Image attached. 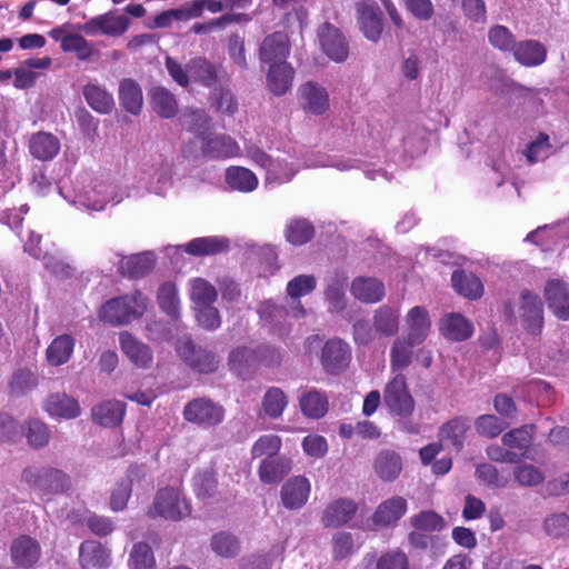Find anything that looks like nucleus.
<instances>
[{"mask_svg": "<svg viewBox=\"0 0 569 569\" xmlns=\"http://www.w3.org/2000/svg\"><path fill=\"white\" fill-rule=\"evenodd\" d=\"M358 546L353 536L347 531H338L332 536V558L335 560H345L350 557Z\"/></svg>", "mask_w": 569, "mask_h": 569, "instance_id": "56", "label": "nucleus"}, {"mask_svg": "<svg viewBox=\"0 0 569 569\" xmlns=\"http://www.w3.org/2000/svg\"><path fill=\"white\" fill-rule=\"evenodd\" d=\"M224 180L230 189L243 193L252 192L259 184L256 173L240 166L229 167L226 170Z\"/></svg>", "mask_w": 569, "mask_h": 569, "instance_id": "32", "label": "nucleus"}, {"mask_svg": "<svg viewBox=\"0 0 569 569\" xmlns=\"http://www.w3.org/2000/svg\"><path fill=\"white\" fill-rule=\"evenodd\" d=\"M256 361L271 366L280 361V355L268 347L260 348L258 351L239 347L233 349L229 355V366L231 370L236 371L238 375H242L243 371Z\"/></svg>", "mask_w": 569, "mask_h": 569, "instance_id": "10", "label": "nucleus"}, {"mask_svg": "<svg viewBox=\"0 0 569 569\" xmlns=\"http://www.w3.org/2000/svg\"><path fill=\"white\" fill-rule=\"evenodd\" d=\"M469 429V421L465 417H456L439 429L440 440L450 442L456 450L460 451L463 447L466 432Z\"/></svg>", "mask_w": 569, "mask_h": 569, "instance_id": "40", "label": "nucleus"}, {"mask_svg": "<svg viewBox=\"0 0 569 569\" xmlns=\"http://www.w3.org/2000/svg\"><path fill=\"white\" fill-rule=\"evenodd\" d=\"M203 151L213 158H233L240 156V146L229 136L207 138Z\"/></svg>", "mask_w": 569, "mask_h": 569, "instance_id": "39", "label": "nucleus"}, {"mask_svg": "<svg viewBox=\"0 0 569 569\" xmlns=\"http://www.w3.org/2000/svg\"><path fill=\"white\" fill-rule=\"evenodd\" d=\"M451 281L456 291L466 298L478 299L483 292L481 281L473 273L456 270L451 276Z\"/></svg>", "mask_w": 569, "mask_h": 569, "instance_id": "42", "label": "nucleus"}, {"mask_svg": "<svg viewBox=\"0 0 569 569\" xmlns=\"http://www.w3.org/2000/svg\"><path fill=\"white\" fill-rule=\"evenodd\" d=\"M351 358L350 347L341 339H331L322 348L321 362L329 373L346 369Z\"/></svg>", "mask_w": 569, "mask_h": 569, "instance_id": "14", "label": "nucleus"}, {"mask_svg": "<svg viewBox=\"0 0 569 569\" xmlns=\"http://www.w3.org/2000/svg\"><path fill=\"white\" fill-rule=\"evenodd\" d=\"M119 342L122 352L130 359L132 363L142 369L151 367L153 355L148 345L138 340L127 331L120 333Z\"/></svg>", "mask_w": 569, "mask_h": 569, "instance_id": "19", "label": "nucleus"}, {"mask_svg": "<svg viewBox=\"0 0 569 569\" xmlns=\"http://www.w3.org/2000/svg\"><path fill=\"white\" fill-rule=\"evenodd\" d=\"M552 146L549 142V136L540 133L533 141H531L526 150L525 156L529 162H537L545 160L551 153Z\"/></svg>", "mask_w": 569, "mask_h": 569, "instance_id": "64", "label": "nucleus"}, {"mask_svg": "<svg viewBox=\"0 0 569 569\" xmlns=\"http://www.w3.org/2000/svg\"><path fill=\"white\" fill-rule=\"evenodd\" d=\"M409 337L397 338L391 348V368L393 371L407 368L411 362L412 349L416 345Z\"/></svg>", "mask_w": 569, "mask_h": 569, "instance_id": "48", "label": "nucleus"}, {"mask_svg": "<svg viewBox=\"0 0 569 569\" xmlns=\"http://www.w3.org/2000/svg\"><path fill=\"white\" fill-rule=\"evenodd\" d=\"M320 46L326 56L338 63L347 60L349 47L338 28L325 22L318 29Z\"/></svg>", "mask_w": 569, "mask_h": 569, "instance_id": "12", "label": "nucleus"}, {"mask_svg": "<svg viewBox=\"0 0 569 569\" xmlns=\"http://www.w3.org/2000/svg\"><path fill=\"white\" fill-rule=\"evenodd\" d=\"M373 469L382 481L392 482L402 471V459L395 451L382 450L375 458Z\"/></svg>", "mask_w": 569, "mask_h": 569, "instance_id": "27", "label": "nucleus"}, {"mask_svg": "<svg viewBox=\"0 0 569 569\" xmlns=\"http://www.w3.org/2000/svg\"><path fill=\"white\" fill-rule=\"evenodd\" d=\"M289 38L286 33L278 31L263 39L260 46L259 57L263 63L273 64L287 62L286 60L289 57Z\"/></svg>", "mask_w": 569, "mask_h": 569, "instance_id": "15", "label": "nucleus"}, {"mask_svg": "<svg viewBox=\"0 0 569 569\" xmlns=\"http://www.w3.org/2000/svg\"><path fill=\"white\" fill-rule=\"evenodd\" d=\"M410 525L413 529H419L430 535L440 532L447 527L445 518L433 510H422L412 516Z\"/></svg>", "mask_w": 569, "mask_h": 569, "instance_id": "47", "label": "nucleus"}, {"mask_svg": "<svg viewBox=\"0 0 569 569\" xmlns=\"http://www.w3.org/2000/svg\"><path fill=\"white\" fill-rule=\"evenodd\" d=\"M375 331L385 337L395 336L399 329V311L388 305L380 306L373 315Z\"/></svg>", "mask_w": 569, "mask_h": 569, "instance_id": "38", "label": "nucleus"}, {"mask_svg": "<svg viewBox=\"0 0 569 569\" xmlns=\"http://www.w3.org/2000/svg\"><path fill=\"white\" fill-rule=\"evenodd\" d=\"M130 26L128 16L116 10L108 11L90 18L78 29L89 37L106 36L111 38L121 37Z\"/></svg>", "mask_w": 569, "mask_h": 569, "instance_id": "6", "label": "nucleus"}, {"mask_svg": "<svg viewBox=\"0 0 569 569\" xmlns=\"http://www.w3.org/2000/svg\"><path fill=\"white\" fill-rule=\"evenodd\" d=\"M506 428L507 425L493 415H482L475 420V429L482 437L496 438Z\"/></svg>", "mask_w": 569, "mask_h": 569, "instance_id": "62", "label": "nucleus"}, {"mask_svg": "<svg viewBox=\"0 0 569 569\" xmlns=\"http://www.w3.org/2000/svg\"><path fill=\"white\" fill-rule=\"evenodd\" d=\"M9 551L12 563L20 569H36L42 553L39 541L27 535L13 539Z\"/></svg>", "mask_w": 569, "mask_h": 569, "instance_id": "9", "label": "nucleus"}, {"mask_svg": "<svg viewBox=\"0 0 569 569\" xmlns=\"http://www.w3.org/2000/svg\"><path fill=\"white\" fill-rule=\"evenodd\" d=\"M300 103L306 112L323 114L329 109L328 91L317 82L309 81L299 89Z\"/></svg>", "mask_w": 569, "mask_h": 569, "instance_id": "16", "label": "nucleus"}, {"mask_svg": "<svg viewBox=\"0 0 569 569\" xmlns=\"http://www.w3.org/2000/svg\"><path fill=\"white\" fill-rule=\"evenodd\" d=\"M188 286L189 296L194 307L212 305L218 298L214 286L203 278H193Z\"/></svg>", "mask_w": 569, "mask_h": 569, "instance_id": "46", "label": "nucleus"}, {"mask_svg": "<svg viewBox=\"0 0 569 569\" xmlns=\"http://www.w3.org/2000/svg\"><path fill=\"white\" fill-rule=\"evenodd\" d=\"M154 557L151 548L144 542H138L130 552V569H154Z\"/></svg>", "mask_w": 569, "mask_h": 569, "instance_id": "58", "label": "nucleus"}, {"mask_svg": "<svg viewBox=\"0 0 569 569\" xmlns=\"http://www.w3.org/2000/svg\"><path fill=\"white\" fill-rule=\"evenodd\" d=\"M291 469L288 459L282 457L266 458L259 466V478L264 483H274L282 479Z\"/></svg>", "mask_w": 569, "mask_h": 569, "instance_id": "41", "label": "nucleus"}, {"mask_svg": "<svg viewBox=\"0 0 569 569\" xmlns=\"http://www.w3.org/2000/svg\"><path fill=\"white\" fill-rule=\"evenodd\" d=\"M545 298L549 309L560 320H569V292L560 279H550L545 287Z\"/></svg>", "mask_w": 569, "mask_h": 569, "instance_id": "17", "label": "nucleus"}, {"mask_svg": "<svg viewBox=\"0 0 569 569\" xmlns=\"http://www.w3.org/2000/svg\"><path fill=\"white\" fill-rule=\"evenodd\" d=\"M148 299L140 292L107 301L100 309L99 318L111 325H123L141 317Z\"/></svg>", "mask_w": 569, "mask_h": 569, "instance_id": "1", "label": "nucleus"}, {"mask_svg": "<svg viewBox=\"0 0 569 569\" xmlns=\"http://www.w3.org/2000/svg\"><path fill=\"white\" fill-rule=\"evenodd\" d=\"M83 96L90 108L99 113H110L114 108L112 93L98 83H87L83 87Z\"/></svg>", "mask_w": 569, "mask_h": 569, "instance_id": "36", "label": "nucleus"}, {"mask_svg": "<svg viewBox=\"0 0 569 569\" xmlns=\"http://www.w3.org/2000/svg\"><path fill=\"white\" fill-rule=\"evenodd\" d=\"M357 512V505L349 499H338L329 503L322 511L321 522L327 528L346 525Z\"/></svg>", "mask_w": 569, "mask_h": 569, "instance_id": "22", "label": "nucleus"}, {"mask_svg": "<svg viewBox=\"0 0 569 569\" xmlns=\"http://www.w3.org/2000/svg\"><path fill=\"white\" fill-rule=\"evenodd\" d=\"M183 416L193 423L214 426L222 421L224 411L222 407L201 398L189 402L183 409Z\"/></svg>", "mask_w": 569, "mask_h": 569, "instance_id": "13", "label": "nucleus"}, {"mask_svg": "<svg viewBox=\"0 0 569 569\" xmlns=\"http://www.w3.org/2000/svg\"><path fill=\"white\" fill-rule=\"evenodd\" d=\"M74 345L76 340L70 335L56 337L46 350L49 365L58 367L67 363L73 353Z\"/></svg>", "mask_w": 569, "mask_h": 569, "instance_id": "33", "label": "nucleus"}, {"mask_svg": "<svg viewBox=\"0 0 569 569\" xmlns=\"http://www.w3.org/2000/svg\"><path fill=\"white\" fill-rule=\"evenodd\" d=\"M246 154L253 163L266 170L264 184L267 187L287 183L297 173V169L291 164L284 160L272 159L257 146L246 147Z\"/></svg>", "mask_w": 569, "mask_h": 569, "instance_id": "5", "label": "nucleus"}, {"mask_svg": "<svg viewBox=\"0 0 569 569\" xmlns=\"http://www.w3.org/2000/svg\"><path fill=\"white\" fill-rule=\"evenodd\" d=\"M476 478L490 488H506L510 481L509 475H501L491 463H479L475 471Z\"/></svg>", "mask_w": 569, "mask_h": 569, "instance_id": "52", "label": "nucleus"}, {"mask_svg": "<svg viewBox=\"0 0 569 569\" xmlns=\"http://www.w3.org/2000/svg\"><path fill=\"white\" fill-rule=\"evenodd\" d=\"M532 442V427L523 426L513 429L502 436V443L506 447L527 450Z\"/></svg>", "mask_w": 569, "mask_h": 569, "instance_id": "63", "label": "nucleus"}, {"mask_svg": "<svg viewBox=\"0 0 569 569\" xmlns=\"http://www.w3.org/2000/svg\"><path fill=\"white\" fill-rule=\"evenodd\" d=\"M313 237V227L305 219L291 220L286 228V239L296 246L307 243Z\"/></svg>", "mask_w": 569, "mask_h": 569, "instance_id": "54", "label": "nucleus"}, {"mask_svg": "<svg viewBox=\"0 0 569 569\" xmlns=\"http://www.w3.org/2000/svg\"><path fill=\"white\" fill-rule=\"evenodd\" d=\"M119 99L128 112L138 114L141 111L143 103L142 91L136 81L124 79L120 82Z\"/></svg>", "mask_w": 569, "mask_h": 569, "instance_id": "43", "label": "nucleus"}, {"mask_svg": "<svg viewBox=\"0 0 569 569\" xmlns=\"http://www.w3.org/2000/svg\"><path fill=\"white\" fill-rule=\"evenodd\" d=\"M81 566L104 569L110 566V552L97 541H84L79 549Z\"/></svg>", "mask_w": 569, "mask_h": 569, "instance_id": "31", "label": "nucleus"}, {"mask_svg": "<svg viewBox=\"0 0 569 569\" xmlns=\"http://www.w3.org/2000/svg\"><path fill=\"white\" fill-rule=\"evenodd\" d=\"M408 502L403 497L393 496L379 503L372 515V522L379 527L396 525L407 512Z\"/></svg>", "mask_w": 569, "mask_h": 569, "instance_id": "18", "label": "nucleus"}, {"mask_svg": "<svg viewBox=\"0 0 569 569\" xmlns=\"http://www.w3.org/2000/svg\"><path fill=\"white\" fill-rule=\"evenodd\" d=\"M177 352L183 362L200 373H211L218 369L219 360L216 355L196 346L189 337L178 341Z\"/></svg>", "mask_w": 569, "mask_h": 569, "instance_id": "8", "label": "nucleus"}, {"mask_svg": "<svg viewBox=\"0 0 569 569\" xmlns=\"http://www.w3.org/2000/svg\"><path fill=\"white\" fill-rule=\"evenodd\" d=\"M345 282L335 279L326 289L325 297L328 303V311L332 313L341 312L346 306V295H345Z\"/></svg>", "mask_w": 569, "mask_h": 569, "instance_id": "57", "label": "nucleus"}, {"mask_svg": "<svg viewBox=\"0 0 569 569\" xmlns=\"http://www.w3.org/2000/svg\"><path fill=\"white\" fill-rule=\"evenodd\" d=\"M383 402L391 413L409 417L415 410V400L410 395L406 377L399 372L387 383L383 391Z\"/></svg>", "mask_w": 569, "mask_h": 569, "instance_id": "7", "label": "nucleus"}, {"mask_svg": "<svg viewBox=\"0 0 569 569\" xmlns=\"http://www.w3.org/2000/svg\"><path fill=\"white\" fill-rule=\"evenodd\" d=\"M30 154L40 161H50L60 151V140L52 133L39 131L29 139Z\"/></svg>", "mask_w": 569, "mask_h": 569, "instance_id": "23", "label": "nucleus"}, {"mask_svg": "<svg viewBox=\"0 0 569 569\" xmlns=\"http://www.w3.org/2000/svg\"><path fill=\"white\" fill-rule=\"evenodd\" d=\"M191 513V507L186 497L174 488L159 490L149 510L151 517L178 521Z\"/></svg>", "mask_w": 569, "mask_h": 569, "instance_id": "4", "label": "nucleus"}, {"mask_svg": "<svg viewBox=\"0 0 569 569\" xmlns=\"http://www.w3.org/2000/svg\"><path fill=\"white\" fill-rule=\"evenodd\" d=\"M357 19L363 36L368 40L377 42L382 33V19L379 9L367 2L359 3Z\"/></svg>", "mask_w": 569, "mask_h": 569, "instance_id": "20", "label": "nucleus"}, {"mask_svg": "<svg viewBox=\"0 0 569 569\" xmlns=\"http://www.w3.org/2000/svg\"><path fill=\"white\" fill-rule=\"evenodd\" d=\"M22 480L46 498L67 491L71 485L62 470L51 467H28L22 472Z\"/></svg>", "mask_w": 569, "mask_h": 569, "instance_id": "3", "label": "nucleus"}, {"mask_svg": "<svg viewBox=\"0 0 569 569\" xmlns=\"http://www.w3.org/2000/svg\"><path fill=\"white\" fill-rule=\"evenodd\" d=\"M158 303L160 309L172 319L180 315V300L177 288L171 282H164L158 290Z\"/></svg>", "mask_w": 569, "mask_h": 569, "instance_id": "49", "label": "nucleus"}, {"mask_svg": "<svg viewBox=\"0 0 569 569\" xmlns=\"http://www.w3.org/2000/svg\"><path fill=\"white\" fill-rule=\"evenodd\" d=\"M300 408L307 417L319 419L328 411V400L318 391L312 390L301 397Z\"/></svg>", "mask_w": 569, "mask_h": 569, "instance_id": "51", "label": "nucleus"}, {"mask_svg": "<svg viewBox=\"0 0 569 569\" xmlns=\"http://www.w3.org/2000/svg\"><path fill=\"white\" fill-rule=\"evenodd\" d=\"M61 49L64 52H74L81 61L90 60L97 52L93 42L87 40L80 33H69L62 37Z\"/></svg>", "mask_w": 569, "mask_h": 569, "instance_id": "45", "label": "nucleus"}, {"mask_svg": "<svg viewBox=\"0 0 569 569\" xmlns=\"http://www.w3.org/2000/svg\"><path fill=\"white\" fill-rule=\"evenodd\" d=\"M180 121L184 128L197 136H203L209 129V118L203 110H186Z\"/></svg>", "mask_w": 569, "mask_h": 569, "instance_id": "61", "label": "nucleus"}, {"mask_svg": "<svg viewBox=\"0 0 569 569\" xmlns=\"http://www.w3.org/2000/svg\"><path fill=\"white\" fill-rule=\"evenodd\" d=\"M26 437L33 448H42L48 445L50 432L47 425L38 419H30L26 423Z\"/></svg>", "mask_w": 569, "mask_h": 569, "instance_id": "59", "label": "nucleus"}, {"mask_svg": "<svg viewBox=\"0 0 569 569\" xmlns=\"http://www.w3.org/2000/svg\"><path fill=\"white\" fill-rule=\"evenodd\" d=\"M211 548L218 556L223 558H231L238 555L240 545L238 539L232 533L221 531L212 536Z\"/></svg>", "mask_w": 569, "mask_h": 569, "instance_id": "55", "label": "nucleus"}, {"mask_svg": "<svg viewBox=\"0 0 569 569\" xmlns=\"http://www.w3.org/2000/svg\"><path fill=\"white\" fill-rule=\"evenodd\" d=\"M310 493V480L305 476H293L282 485L280 489V501L287 510H299L306 506Z\"/></svg>", "mask_w": 569, "mask_h": 569, "instance_id": "11", "label": "nucleus"}, {"mask_svg": "<svg viewBox=\"0 0 569 569\" xmlns=\"http://www.w3.org/2000/svg\"><path fill=\"white\" fill-rule=\"evenodd\" d=\"M193 491L198 498L207 499L213 497L217 491V480L212 470L199 471L193 477Z\"/></svg>", "mask_w": 569, "mask_h": 569, "instance_id": "60", "label": "nucleus"}, {"mask_svg": "<svg viewBox=\"0 0 569 569\" xmlns=\"http://www.w3.org/2000/svg\"><path fill=\"white\" fill-rule=\"evenodd\" d=\"M352 296L365 303H377L386 295L385 284L370 277H358L351 283Z\"/></svg>", "mask_w": 569, "mask_h": 569, "instance_id": "24", "label": "nucleus"}, {"mask_svg": "<svg viewBox=\"0 0 569 569\" xmlns=\"http://www.w3.org/2000/svg\"><path fill=\"white\" fill-rule=\"evenodd\" d=\"M190 81L201 82L206 87L214 86L219 80V68L204 58H193L188 62Z\"/></svg>", "mask_w": 569, "mask_h": 569, "instance_id": "37", "label": "nucleus"}, {"mask_svg": "<svg viewBox=\"0 0 569 569\" xmlns=\"http://www.w3.org/2000/svg\"><path fill=\"white\" fill-rule=\"evenodd\" d=\"M152 109L162 118H172L178 112L176 97L163 87H156L150 92Z\"/></svg>", "mask_w": 569, "mask_h": 569, "instance_id": "44", "label": "nucleus"}, {"mask_svg": "<svg viewBox=\"0 0 569 569\" xmlns=\"http://www.w3.org/2000/svg\"><path fill=\"white\" fill-rule=\"evenodd\" d=\"M506 312L510 319L520 321L529 332L536 333L542 328V302L538 295L528 289L521 290L518 300L507 306Z\"/></svg>", "mask_w": 569, "mask_h": 569, "instance_id": "2", "label": "nucleus"}, {"mask_svg": "<svg viewBox=\"0 0 569 569\" xmlns=\"http://www.w3.org/2000/svg\"><path fill=\"white\" fill-rule=\"evenodd\" d=\"M287 406L286 393L277 387L268 389L262 398L263 412L271 419L281 417Z\"/></svg>", "mask_w": 569, "mask_h": 569, "instance_id": "50", "label": "nucleus"}, {"mask_svg": "<svg viewBox=\"0 0 569 569\" xmlns=\"http://www.w3.org/2000/svg\"><path fill=\"white\" fill-rule=\"evenodd\" d=\"M516 61L525 67H536L545 62L547 50L537 40H523L516 44L513 51Z\"/></svg>", "mask_w": 569, "mask_h": 569, "instance_id": "30", "label": "nucleus"}, {"mask_svg": "<svg viewBox=\"0 0 569 569\" xmlns=\"http://www.w3.org/2000/svg\"><path fill=\"white\" fill-rule=\"evenodd\" d=\"M44 411L54 418L73 419L80 415L78 401L66 393L50 395L43 403Z\"/></svg>", "mask_w": 569, "mask_h": 569, "instance_id": "25", "label": "nucleus"}, {"mask_svg": "<svg viewBox=\"0 0 569 569\" xmlns=\"http://www.w3.org/2000/svg\"><path fill=\"white\" fill-rule=\"evenodd\" d=\"M408 337L413 342H423L429 335L431 320L428 310L422 306L411 308L405 318Z\"/></svg>", "mask_w": 569, "mask_h": 569, "instance_id": "26", "label": "nucleus"}, {"mask_svg": "<svg viewBox=\"0 0 569 569\" xmlns=\"http://www.w3.org/2000/svg\"><path fill=\"white\" fill-rule=\"evenodd\" d=\"M229 241L226 238L211 236L190 240L184 244V251L191 256H211L227 250Z\"/></svg>", "mask_w": 569, "mask_h": 569, "instance_id": "35", "label": "nucleus"}, {"mask_svg": "<svg viewBox=\"0 0 569 569\" xmlns=\"http://www.w3.org/2000/svg\"><path fill=\"white\" fill-rule=\"evenodd\" d=\"M156 258L150 251L123 257L120 260L119 272L130 278H140L148 274L154 267Z\"/></svg>", "mask_w": 569, "mask_h": 569, "instance_id": "28", "label": "nucleus"}, {"mask_svg": "<svg viewBox=\"0 0 569 569\" xmlns=\"http://www.w3.org/2000/svg\"><path fill=\"white\" fill-rule=\"evenodd\" d=\"M488 41L495 49L502 52L513 51L517 44L512 32L502 24H495L489 28Z\"/></svg>", "mask_w": 569, "mask_h": 569, "instance_id": "53", "label": "nucleus"}, {"mask_svg": "<svg viewBox=\"0 0 569 569\" xmlns=\"http://www.w3.org/2000/svg\"><path fill=\"white\" fill-rule=\"evenodd\" d=\"M126 412V405L118 400H109L92 409L93 420L103 427L118 426Z\"/></svg>", "mask_w": 569, "mask_h": 569, "instance_id": "34", "label": "nucleus"}, {"mask_svg": "<svg viewBox=\"0 0 569 569\" xmlns=\"http://www.w3.org/2000/svg\"><path fill=\"white\" fill-rule=\"evenodd\" d=\"M441 335L452 341H463L473 333L472 323L458 312L445 315L439 322Z\"/></svg>", "mask_w": 569, "mask_h": 569, "instance_id": "21", "label": "nucleus"}, {"mask_svg": "<svg viewBox=\"0 0 569 569\" xmlns=\"http://www.w3.org/2000/svg\"><path fill=\"white\" fill-rule=\"evenodd\" d=\"M295 70L288 62L273 63L267 73L269 90L276 96L284 94L292 86Z\"/></svg>", "mask_w": 569, "mask_h": 569, "instance_id": "29", "label": "nucleus"}]
</instances>
